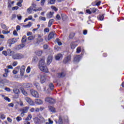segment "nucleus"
<instances>
[{
    "mask_svg": "<svg viewBox=\"0 0 124 124\" xmlns=\"http://www.w3.org/2000/svg\"><path fill=\"white\" fill-rule=\"evenodd\" d=\"M20 91L22 93L24 94V95H25V96H28V93L26 92V91H25V89H24V88H20Z\"/></svg>",
    "mask_w": 124,
    "mask_h": 124,
    "instance_id": "obj_16",
    "label": "nucleus"
},
{
    "mask_svg": "<svg viewBox=\"0 0 124 124\" xmlns=\"http://www.w3.org/2000/svg\"><path fill=\"white\" fill-rule=\"evenodd\" d=\"M17 17L18 20H21L22 19V16L17 15Z\"/></svg>",
    "mask_w": 124,
    "mask_h": 124,
    "instance_id": "obj_60",
    "label": "nucleus"
},
{
    "mask_svg": "<svg viewBox=\"0 0 124 124\" xmlns=\"http://www.w3.org/2000/svg\"><path fill=\"white\" fill-rule=\"evenodd\" d=\"M11 40V44H14V43H16L17 42V39L15 38L12 39Z\"/></svg>",
    "mask_w": 124,
    "mask_h": 124,
    "instance_id": "obj_29",
    "label": "nucleus"
},
{
    "mask_svg": "<svg viewBox=\"0 0 124 124\" xmlns=\"http://www.w3.org/2000/svg\"><path fill=\"white\" fill-rule=\"evenodd\" d=\"M31 118H32L31 114H29L27 118H26L25 120L26 121H31Z\"/></svg>",
    "mask_w": 124,
    "mask_h": 124,
    "instance_id": "obj_25",
    "label": "nucleus"
},
{
    "mask_svg": "<svg viewBox=\"0 0 124 124\" xmlns=\"http://www.w3.org/2000/svg\"><path fill=\"white\" fill-rule=\"evenodd\" d=\"M56 42H57L58 43V44L59 45V46H62V42H61L60 41V39H59V38H57L56 39Z\"/></svg>",
    "mask_w": 124,
    "mask_h": 124,
    "instance_id": "obj_27",
    "label": "nucleus"
},
{
    "mask_svg": "<svg viewBox=\"0 0 124 124\" xmlns=\"http://www.w3.org/2000/svg\"><path fill=\"white\" fill-rule=\"evenodd\" d=\"M28 40H33V39H34V37L31 36H29L28 38Z\"/></svg>",
    "mask_w": 124,
    "mask_h": 124,
    "instance_id": "obj_44",
    "label": "nucleus"
},
{
    "mask_svg": "<svg viewBox=\"0 0 124 124\" xmlns=\"http://www.w3.org/2000/svg\"><path fill=\"white\" fill-rule=\"evenodd\" d=\"M52 61H53V56L52 55L48 56L47 59V64L49 65L52 62Z\"/></svg>",
    "mask_w": 124,
    "mask_h": 124,
    "instance_id": "obj_11",
    "label": "nucleus"
},
{
    "mask_svg": "<svg viewBox=\"0 0 124 124\" xmlns=\"http://www.w3.org/2000/svg\"><path fill=\"white\" fill-rule=\"evenodd\" d=\"M17 5H18V6H22V3H21V2H18L17 3Z\"/></svg>",
    "mask_w": 124,
    "mask_h": 124,
    "instance_id": "obj_64",
    "label": "nucleus"
},
{
    "mask_svg": "<svg viewBox=\"0 0 124 124\" xmlns=\"http://www.w3.org/2000/svg\"><path fill=\"white\" fill-rule=\"evenodd\" d=\"M25 100H26V101H27V102H28V103H29L30 105H31L32 106L34 105V102H33V101L31 100V98L29 97H26L25 98Z\"/></svg>",
    "mask_w": 124,
    "mask_h": 124,
    "instance_id": "obj_7",
    "label": "nucleus"
},
{
    "mask_svg": "<svg viewBox=\"0 0 124 124\" xmlns=\"http://www.w3.org/2000/svg\"><path fill=\"white\" fill-rule=\"evenodd\" d=\"M12 57V59L14 60H20L24 58V55L21 53H15V52H14Z\"/></svg>",
    "mask_w": 124,
    "mask_h": 124,
    "instance_id": "obj_2",
    "label": "nucleus"
},
{
    "mask_svg": "<svg viewBox=\"0 0 124 124\" xmlns=\"http://www.w3.org/2000/svg\"><path fill=\"white\" fill-rule=\"evenodd\" d=\"M34 85L36 86V88L39 91H40L41 90V87H40V86H39V83L38 82L35 81L33 83Z\"/></svg>",
    "mask_w": 124,
    "mask_h": 124,
    "instance_id": "obj_15",
    "label": "nucleus"
},
{
    "mask_svg": "<svg viewBox=\"0 0 124 124\" xmlns=\"http://www.w3.org/2000/svg\"><path fill=\"white\" fill-rule=\"evenodd\" d=\"M56 0H48V3L50 4H54L55 3V1H56Z\"/></svg>",
    "mask_w": 124,
    "mask_h": 124,
    "instance_id": "obj_36",
    "label": "nucleus"
},
{
    "mask_svg": "<svg viewBox=\"0 0 124 124\" xmlns=\"http://www.w3.org/2000/svg\"><path fill=\"white\" fill-rule=\"evenodd\" d=\"M37 56H41L42 55V51H38L37 52Z\"/></svg>",
    "mask_w": 124,
    "mask_h": 124,
    "instance_id": "obj_41",
    "label": "nucleus"
},
{
    "mask_svg": "<svg viewBox=\"0 0 124 124\" xmlns=\"http://www.w3.org/2000/svg\"><path fill=\"white\" fill-rule=\"evenodd\" d=\"M54 22H55V20L51 19H50L49 22H48V28H51V26H52V24L54 23Z\"/></svg>",
    "mask_w": 124,
    "mask_h": 124,
    "instance_id": "obj_18",
    "label": "nucleus"
},
{
    "mask_svg": "<svg viewBox=\"0 0 124 124\" xmlns=\"http://www.w3.org/2000/svg\"><path fill=\"white\" fill-rule=\"evenodd\" d=\"M14 51H12L10 49H8L7 50V54L8 56H10V57H12L13 54H14Z\"/></svg>",
    "mask_w": 124,
    "mask_h": 124,
    "instance_id": "obj_14",
    "label": "nucleus"
},
{
    "mask_svg": "<svg viewBox=\"0 0 124 124\" xmlns=\"http://www.w3.org/2000/svg\"><path fill=\"white\" fill-rule=\"evenodd\" d=\"M4 90L5 91H6V92H11V90H10V88L8 87L5 88Z\"/></svg>",
    "mask_w": 124,
    "mask_h": 124,
    "instance_id": "obj_46",
    "label": "nucleus"
},
{
    "mask_svg": "<svg viewBox=\"0 0 124 124\" xmlns=\"http://www.w3.org/2000/svg\"><path fill=\"white\" fill-rule=\"evenodd\" d=\"M29 109H30V108L29 107H25L22 108H20V112H21V115L22 117H24V114H26V113H28Z\"/></svg>",
    "mask_w": 124,
    "mask_h": 124,
    "instance_id": "obj_3",
    "label": "nucleus"
},
{
    "mask_svg": "<svg viewBox=\"0 0 124 124\" xmlns=\"http://www.w3.org/2000/svg\"><path fill=\"white\" fill-rule=\"evenodd\" d=\"M13 92L14 93H15L16 94H18V93H20V91L19 90V89L17 88L14 89Z\"/></svg>",
    "mask_w": 124,
    "mask_h": 124,
    "instance_id": "obj_23",
    "label": "nucleus"
},
{
    "mask_svg": "<svg viewBox=\"0 0 124 124\" xmlns=\"http://www.w3.org/2000/svg\"><path fill=\"white\" fill-rule=\"evenodd\" d=\"M64 76H65V74H64V73H63V72L58 74V77L59 78H61L62 77H64Z\"/></svg>",
    "mask_w": 124,
    "mask_h": 124,
    "instance_id": "obj_24",
    "label": "nucleus"
},
{
    "mask_svg": "<svg viewBox=\"0 0 124 124\" xmlns=\"http://www.w3.org/2000/svg\"><path fill=\"white\" fill-rule=\"evenodd\" d=\"M91 9L93 13H95V12H96L97 10H98L97 9L94 8H92Z\"/></svg>",
    "mask_w": 124,
    "mask_h": 124,
    "instance_id": "obj_34",
    "label": "nucleus"
},
{
    "mask_svg": "<svg viewBox=\"0 0 124 124\" xmlns=\"http://www.w3.org/2000/svg\"><path fill=\"white\" fill-rule=\"evenodd\" d=\"M48 109L49 110H50V112H52V113H55L56 112V109H55V108L52 106H49Z\"/></svg>",
    "mask_w": 124,
    "mask_h": 124,
    "instance_id": "obj_20",
    "label": "nucleus"
},
{
    "mask_svg": "<svg viewBox=\"0 0 124 124\" xmlns=\"http://www.w3.org/2000/svg\"><path fill=\"white\" fill-rule=\"evenodd\" d=\"M26 69V67L24 65L22 66L21 69H20V74L22 76L24 75V73L25 72V70Z\"/></svg>",
    "mask_w": 124,
    "mask_h": 124,
    "instance_id": "obj_13",
    "label": "nucleus"
},
{
    "mask_svg": "<svg viewBox=\"0 0 124 124\" xmlns=\"http://www.w3.org/2000/svg\"><path fill=\"white\" fill-rule=\"evenodd\" d=\"M13 34L16 36H17V35H18V33H17V31L15 30L13 31Z\"/></svg>",
    "mask_w": 124,
    "mask_h": 124,
    "instance_id": "obj_53",
    "label": "nucleus"
},
{
    "mask_svg": "<svg viewBox=\"0 0 124 124\" xmlns=\"http://www.w3.org/2000/svg\"><path fill=\"white\" fill-rule=\"evenodd\" d=\"M45 101L49 102V103L53 104L56 102V100L54 98L47 97L45 98Z\"/></svg>",
    "mask_w": 124,
    "mask_h": 124,
    "instance_id": "obj_6",
    "label": "nucleus"
},
{
    "mask_svg": "<svg viewBox=\"0 0 124 124\" xmlns=\"http://www.w3.org/2000/svg\"><path fill=\"white\" fill-rule=\"evenodd\" d=\"M18 8H19V7H18L17 6H16L15 7H13L12 10H17V9H18Z\"/></svg>",
    "mask_w": 124,
    "mask_h": 124,
    "instance_id": "obj_50",
    "label": "nucleus"
},
{
    "mask_svg": "<svg viewBox=\"0 0 124 124\" xmlns=\"http://www.w3.org/2000/svg\"><path fill=\"white\" fill-rule=\"evenodd\" d=\"M21 41H22V43H24V42H26L27 41V36H23Z\"/></svg>",
    "mask_w": 124,
    "mask_h": 124,
    "instance_id": "obj_28",
    "label": "nucleus"
},
{
    "mask_svg": "<svg viewBox=\"0 0 124 124\" xmlns=\"http://www.w3.org/2000/svg\"><path fill=\"white\" fill-rule=\"evenodd\" d=\"M38 67L41 71H43V72H48V69L46 66L45 60L43 59H41L38 63Z\"/></svg>",
    "mask_w": 124,
    "mask_h": 124,
    "instance_id": "obj_1",
    "label": "nucleus"
},
{
    "mask_svg": "<svg viewBox=\"0 0 124 124\" xmlns=\"http://www.w3.org/2000/svg\"><path fill=\"white\" fill-rule=\"evenodd\" d=\"M9 107H14V104L11 103L8 104Z\"/></svg>",
    "mask_w": 124,
    "mask_h": 124,
    "instance_id": "obj_54",
    "label": "nucleus"
},
{
    "mask_svg": "<svg viewBox=\"0 0 124 124\" xmlns=\"http://www.w3.org/2000/svg\"><path fill=\"white\" fill-rule=\"evenodd\" d=\"M38 77H40V81L42 84L45 83V81H46V76L45 75H39Z\"/></svg>",
    "mask_w": 124,
    "mask_h": 124,
    "instance_id": "obj_8",
    "label": "nucleus"
},
{
    "mask_svg": "<svg viewBox=\"0 0 124 124\" xmlns=\"http://www.w3.org/2000/svg\"><path fill=\"white\" fill-rule=\"evenodd\" d=\"M38 61V58H37V57L34 56L32 59V62H36Z\"/></svg>",
    "mask_w": 124,
    "mask_h": 124,
    "instance_id": "obj_30",
    "label": "nucleus"
},
{
    "mask_svg": "<svg viewBox=\"0 0 124 124\" xmlns=\"http://www.w3.org/2000/svg\"><path fill=\"white\" fill-rule=\"evenodd\" d=\"M103 19H104V16L103 15H100L99 20H100V21H103Z\"/></svg>",
    "mask_w": 124,
    "mask_h": 124,
    "instance_id": "obj_35",
    "label": "nucleus"
},
{
    "mask_svg": "<svg viewBox=\"0 0 124 124\" xmlns=\"http://www.w3.org/2000/svg\"><path fill=\"white\" fill-rule=\"evenodd\" d=\"M16 120L17 122H20V121H22V118L20 117L17 116L16 117Z\"/></svg>",
    "mask_w": 124,
    "mask_h": 124,
    "instance_id": "obj_47",
    "label": "nucleus"
},
{
    "mask_svg": "<svg viewBox=\"0 0 124 124\" xmlns=\"http://www.w3.org/2000/svg\"><path fill=\"white\" fill-rule=\"evenodd\" d=\"M56 19H57V20H61V16H60L59 15H57L56 16Z\"/></svg>",
    "mask_w": 124,
    "mask_h": 124,
    "instance_id": "obj_61",
    "label": "nucleus"
},
{
    "mask_svg": "<svg viewBox=\"0 0 124 124\" xmlns=\"http://www.w3.org/2000/svg\"><path fill=\"white\" fill-rule=\"evenodd\" d=\"M51 8L53 9V10H54L55 11H58V9L55 7L52 6Z\"/></svg>",
    "mask_w": 124,
    "mask_h": 124,
    "instance_id": "obj_63",
    "label": "nucleus"
},
{
    "mask_svg": "<svg viewBox=\"0 0 124 124\" xmlns=\"http://www.w3.org/2000/svg\"><path fill=\"white\" fill-rule=\"evenodd\" d=\"M16 29L17 31H20V30H21V27H20L19 25H17L16 27Z\"/></svg>",
    "mask_w": 124,
    "mask_h": 124,
    "instance_id": "obj_52",
    "label": "nucleus"
},
{
    "mask_svg": "<svg viewBox=\"0 0 124 124\" xmlns=\"http://www.w3.org/2000/svg\"><path fill=\"white\" fill-rule=\"evenodd\" d=\"M39 19L42 21H46V18L45 17L40 16Z\"/></svg>",
    "mask_w": 124,
    "mask_h": 124,
    "instance_id": "obj_43",
    "label": "nucleus"
},
{
    "mask_svg": "<svg viewBox=\"0 0 124 124\" xmlns=\"http://www.w3.org/2000/svg\"><path fill=\"white\" fill-rule=\"evenodd\" d=\"M48 123L50 124H52L54 123V122H53V121L51 120V119L49 118L48 119Z\"/></svg>",
    "mask_w": 124,
    "mask_h": 124,
    "instance_id": "obj_59",
    "label": "nucleus"
},
{
    "mask_svg": "<svg viewBox=\"0 0 124 124\" xmlns=\"http://www.w3.org/2000/svg\"><path fill=\"white\" fill-rule=\"evenodd\" d=\"M77 46V45L74 42H72L71 43V49H75V47Z\"/></svg>",
    "mask_w": 124,
    "mask_h": 124,
    "instance_id": "obj_22",
    "label": "nucleus"
},
{
    "mask_svg": "<svg viewBox=\"0 0 124 124\" xmlns=\"http://www.w3.org/2000/svg\"><path fill=\"white\" fill-rule=\"evenodd\" d=\"M48 87L51 91H53V90L55 89V86H54V84L52 83H49Z\"/></svg>",
    "mask_w": 124,
    "mask_h": 124,
    "instance_id": "obj_21",
    "label": "nucleus"
},
{
    "mask_svg": "<svg viewBox=\"0 0 124 124\" xmlns=\"http://www.w3.org/2000/svg\"><path fill=\"white\" fill-rule=\"evenodd\" d=\"M48 47H49V46H48L47 45H44V49H46H46H48Z\"/></svg>",
    "mask_w": 124,
    "mask_h": 124,
    "instance_id": "obj_51",
    "label": "nucleus"
},
{
    "mask_svg": "<svg viewBox=\"0 0 124 124\" xmlns=\"http://www.w3.org/2000/svg\"><path fill=\"white\" fill-rule=\"evenodd\" d=\"M18 64V62H14L13 63V65L14 66H16Z\"/></svg>",
    "mask_w": 124,
    "mask_h": 124,
    "instance_id": "obj_62",
    "label": "nucleus"
},
{
    "mask_svg": "<svg viewBox=\"0 0 124 124\" xmlns=\"http://www.w3.org/2000/svg\"><path fill=\"white\" fill-rule=\"evenodd\" d=\"M56 35V33L55 32H51L48 36V40H50V39H52V38H54V36Z\"/></svg>",
    "mask_w": 124,
    "mask_h": 124,
    "instance_id": "obj_12",
    "label": "nucleus"
},
{
    "mask_svg": "<svg viewBox=\"0 0 124 124\" xmlns=\"http://www.w3.org/2000/svg\"><path fill=\"white\" fill-rule=\"evenodd\" d=\"M4 99L5 100H6L7 101H8V102H10V99L8 97H5Z\"/></svg>",
    "mask_w": 124,
    "mask_h": 124,
    "instance_id": "obj_48",
    "label": "nucleus"
},
{
    "mask_svg": "<svg viewBox=\"0 0 124 124\" xmlns=\"http://www.w3.org/2000/svg\"><path fill=\"white\" fill-rule=\"evenodd\" d=\"M28 121H29V120H26V119H25V121H24V124H31V123Z\"/></svg>",
    "mask_w": 124,
    "mask_h": 124,
    "instance_id": "obj_49",
    "label": "nucleus"
},
{
    "mask_svg": "<svg viewBox=\"0 0 124 124\" xmlns=\"http://www.w3.org/2000/svg\"><path fill=\"white\" fill-rule=\"evenodd\" d=\"M81 46H79L77 48V54H79V53H81Z\"/></svg>",
    "mask_w": 124,
    "mask_h": 124,
    "instance_id": "obj_33",
    "label": "nucleus"
},
{
    "mask_svg": "<svg viewBox=\"0 0 124 124\" xmlns=\"http://www.w3.org/2000/svg\"><path fill=\"white\" fill-rule=\"evenodd\" d=\"M35 102L36 104H39V105L42 104L43 103V102L40 99H36L35 101Z\"/></svg>",
    "mask_w": 124,
    "mask_h": 124,
    "instance_id": "obj_17",
    "label": "nucleus"
},
{
    "mask_svg": "<svg viewBox=\"0 0 124 124\" xmlns=\"http://www.w3.org/2000/svg\"><path fill=\"white\" fill-rule=\"evenodd\" d=\"M2 29H3V30H7V27H6V25H5L4 24H2L1 25Z\"/></svg>",
    "mask_w": 124,
    "mask_h": 124,
    "instance_id": "obj_37",
    "label": "nucleus"
},
{
    "mask_svg": "<svg viewBox=\"0 0 124 124\" xmlns=\"http://www.w3.org/2000/svg\"><path fill=\"white\" fill-rule=\"evenodd\" d=\"M58 124H62V116L59 117Z\"/></svg>",
    "mask_w": 124,
    "mask_h": 124,
    "instance_id": "obj_32",
    "label": "nucleus"
},
{
    "mask_svg": "<svg viewBox=\"0 0 124 124\" xmlns=\"http://www.w3.org/2000/svg\"><path fill=\"white\" fill-rule=\"evenodd\" d=\"M71 59V57H70V56H67L64 59L63 62H64V63H67V62H70Z\"/></svg>",
    "mask_w": 124,
    "mask_h": 124,
    "instance_id": "obj_10",
    "label": "nucleus"
},
{
    "mask_svg": "<svg viewBox=\"0 0 124 124\" xmlns=\"http://www.w3.org/2000/svg\"><path fill=\"white\" fill-rule=\"evenodd\" d=\"M49 28H45L44 30V31H45L46 32H49Z\"/></svg>",
    "mask_w": 124,
    "mask_h": 124,
    "instance_id": "obj_55",
    "label": "nucleus"
},
{
    "mask_svg": "<svg viewBox=\"0 0 124 124\" xmlns=\"http://www.w3.org/2000/svg\"><path fill=\"white\" fill-rule=\"evenodd\" d=\"M2 54H3V55H4V56H5L6 57L8 56L7 51H3Z\"/></svg>",
    "mask_w": 124,
    "mask_h": 124,
    "instance_id": "obj_45",
    "label": "nucleus"
},
{
    "mask_svg": "<svg viewBox=\"0 0 124 124\" xmlns=\"http://www.w3.org/2000/svg\"><path fill=\"white\" fill-rule=\"evenodd\" d=\"M26 72H27V73H30V72H31V67L30 66H28L27 70H26Z\"/></svg>",
    "mask_w": 124,
    "mask_h": 124,
    "instance_id": "obj_42",
    "label": "nucleus"
},
{
    "mask_svg": "<svg viewBox=\"0 0 124 124\" xmlns=\"http://www.w3.org/2000/svg\"><path fill=\"white\" fill-rule=\"evenodd\" d=\"M3 34H8L10 32L9 31H5L4 30L2 31Z\"/></svg>",
    "mask_w": 124,
    "mask_h": 124,
    "instance_id": "obj_39",
    "label": "nucleus"
},
{
    "mask_svg": "<svg viewBox=\"0 0 124 124\" xmlns=\"http://www.w3.org/2000/svg\"><path fill=\"white\" fill-rule=\"evenodd\" d=\"M53 14H54V13H52L50 12L49 14H47L46 15V16H47V18H50L52 17V16H53Z\"/></svg>",
    "mask_w": 124,
    "mask_h": 124,
    "instance_id": "obj_26",
    "label": "nucleus"
},
{
    "mask_svg": "<svg viewBox=\"0 0 124 124\" xmlns=\"http://www.w3.org/2000/svg\"><path fill=\"white\" fill-rule=\"evenodd\" d=\"M7 120L8 121V122H9V123H11L12 122V119H11L10 118L8 117L7 118Z\"/></svg>",
    "mask_w": 124,
    "mask_h": 124,
    "instance_id": "obj_58",
    "label": "nucleus"
},
{
    "mask_svg": "<svg viewBox=\"0 0 124 124\" xmlns=\"http://www.w3.org/2000/svg\"><path fill=\"white\" fill-rule=\"evenodd\" d=\"M45 1H46V0H41V5L42 6H44Z\"/></svg>",
    "mask_w": 124,
    "mask_h": 124,
    "instance_id": "obj_40",
    "label": "nucleus"
},
{
    "mask_svg": "<svg viewBox=\"0 0 124 124\" xmlns=\"http://www.w3.org/2000/svg\"><path fill=\"white\" fill-rule=\"evenodd\" d=\"M40 11L41 10H42V8H37V9H34L33 8H32V7H30V8H29L27 9V12L29 14H31V11Z\"/></svg>",
    "mask_w": 124,
    "mask_h": 124,
    "instance_id": "obj_4",
    "label": "nucleus"
},
{
    "mask_svg": "<svg viewBox=\"0 0 124 124\" xmlns=\"http://www.w3.org/2000/svg\"><path fill=\"white\" fill-rule=\"evenodd\" d=\"M75 36V34L74 33H71L69 34V38H70L71 39H72V38H73V37H74V36Z\"/></svg>",
    "mask_w": 124,
    "mask_h": 124,
    "instance_id": "obj_31",
    "label": "nucleus"
},
{
    "mask_svg": "<svg viewBox=\"0 0 124 124\" xmlns=\"http://www.w3.org/2000/svg\"><path fill=\"white\" fill-rule=\"evenodd\" d=\"M0 118L1 120H4V119H5V115L4 114H0Z\"/></svg>",
    "mask_w": 124,
    "mask_h": 124,
    "instance_id": "obj_38",
    "label": "nucleus"
},
{
    "mask_svg": "<svg viewBox=\"0 0 124 124\" xmlns=\"http://www.w3.org/2000/svg\"><path fill=\"white\" fill-rule=\"evenodd\" d=\"M31 93L34 97L38 98L39 97V94L35 90H31Z\"/></svg>",
    "mask_w": 124,
    "mask_h": 124,
    "instance_id": "obj_5",
    "label": "nucleus"
},
{
    "mask_svg": "<svg viewBox=\"0 0 124 124\" xmlns=\"http://www.w3.org/2000/svg\"><path fill=\"white\" fill-rule=\"evenodd\" d=\"M30 112H31V113H33V112H34V111H35V109H34V108H32L31 109H30Z\"/></svg>",
    "mask_w": 124,
    "mask_h": 124,
    "instance_id": "obj_56",
    "label": "nucleus"
},
{
    "mask_svg": "<svg viewBox=\"0 0 124 124\" xmlns=\"http://www.w3.org/2000/svg\"><path fill=\"white\" fill-rule=\"evenodd\" d=\"M86 13L88 14H92V11H91V10L89 9L86 10Z\"/></svg>",
    "mask_w": 124,
    "mask_h": 124,
    "instance_id": "obj_57",
    "label": "nucleus"
},
{
    "mask_svg": "<svg viewBox=\"0 0 124 124\" xmlns=\"http://www.w3.org/2000/svg\"><path fill=\"white\" fill-rule=\"evenodd\" d=\"M55 59L57 60H61V59H62V54H58L55 57Z\"/></svg>",
    "mask_w": 124,
    "mask_h": 124,
    "instance_id": "obj_19",
    "label": "nucleus"
},
{
    "mask_svg": "<svg viewBox=\"0 0 124 124\" xmlns=\"http://www.w3.org/2000/svg\"><path fill=\"white\" fill-rule=\"evenodd\" d=\"M81 60V56L80 55H75L74 57V62H79Z\"/></svg>",
    "mask_w": 124,
    "mask_h": 124,
    "instance_id": "obj_9",
    "label": "nucleus"
}]
</instances>
